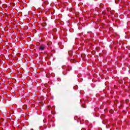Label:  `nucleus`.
Here are the masks:
<instances>
[{
	"label": "nucleus",
	"instance_id": "1",
	"mask_svg": "<svg viewBox=\"0 0 130 130\" xmlns=\"http://www.w3.org/2000/svg\"><path fill=\"white\" fill-rule=\"evenodd\" d=\"M44 48H45V46L44 45H41L39 47L40 50H44Z\"/></svg>",
	"mask_w": 130,
	"mask_h": 130
},
{
	"label": "nucleus",
	"instance_id": "2",
	"mask_svg": "<svg viewBox=\"0 0 130 130\" xmlns=\"http://www.w3.org/2000/svg\"><path fill=\"white\" fill-rule=\"evenodd\" d=\"M28 13H26V16H28Z\"/></svg>",
	"mask_w": 130,
	"mask_h": 130
}]
</instances>
